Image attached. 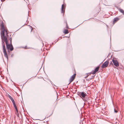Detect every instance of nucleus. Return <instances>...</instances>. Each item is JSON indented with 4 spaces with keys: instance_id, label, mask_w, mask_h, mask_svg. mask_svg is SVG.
<instances>
[{
    "instance_id": "obj_2",
    "label": "nucleus",
    "mask_w": 124,
    "mask_h": 124,
    "mask_svg": "<svg viewBox=\"0 0 124 124\" xmlns=\"http://www.w3.org/2000/svg\"><path fill=\"white\" fill-rule=\"evenodd\" d=\"M74 71L75 73H74L73 75L72 76L70 77V79L69 80V84H70L72 82L75 78L76 75V71L75 69H74Z\"/></svg>"
},
{
    "instance_id": "obj_6",
    "label": "nucleus",
    "mask_w": 124,
    "mask_h": 124,
    "mask_svg": "<svg viewBox=\"0 0 124 124\" xmlns=\"http://www.w3.org/2000/svg\"><path fill=\"white\" fill-rule=\"evenodd\" d=\"M100 68V67L98 66L96 67L95 69L94 70H93L91 72V73L93 74H95L98 71Z\"/></svg>"
},
{
    "instance_id": "obj_14",
    "label": "nucleus",
    "mask_w": 124,
    "mask_h": 124,
    "mask_svg": "<svg viewBox=\"0 0 124 124\" xmlns=\"http://www.w3.org/2000/svg\"><path fill=\"white\" fill-rule=\"evenodd\" d=\"M29 28L31 30V32L32 31V30L33 29V28H32V27L31 26H30L29 25Z\"/></svg>"
},
{
    "instance_id": "obj_18",
    "label": "nucleus",
    "mask_w": 124,
    "mask_h": 124,
    "mask_svg": "<svg viewBox=\"0 0 124 124\" xmlns=\"http://www.w3.org/2000/svg\"><path fill=\"white\" fill-rule=\"evenodd\" d=\"M5 0H1V1L2 2H3L5 1Z\"/></svg>"
},
{
    "instance_id": "obj_9",
    "label": "nucleus",
    "mask_w": 124,
    "mask_h": 124,
    "mask_svg": "<svg viewBox=\"0 0 124 124\" xmlns=\"http://www.w3.org/2000/svg\"><path fill=\"white\" fill-rule=\"evenodd\" d=\"M8 96L9 98L12 101L13 104L15 103L14 99L10 95H9Z\"/></svg>"
},
{
    "instance_id": "obj_3",
    "label": "nucleus",
    "mask_w": 124,
    "mask_h": 124,
    "mask_svg": "<svg viewBox=\"0 0 124 124\" xmlns=\"http://www.w3.org/2000/svg\"><path fill=\"white\" fill-rule=\"evenodd\" d=\"M80 93L79 96L83 99L87 96V94L83 92Z\"/></svg>"
},
{
    "instance_id": "obj_19",
    "label": "nucleus",
    "mask_w": 124,
    "mask_h": 124,
    "mask_svg": "<svg viewBox=\"0 0 124 124\" xmlns=\"http://www.w3.org/2000/svg\"><path fill=\"white\" fill-rule=\"evenodd\" d=\"M100 11V10L99 9V12Z\"/></svg>"
},
{
    "instance_id": "obj_8",
    "label": "nucleus",
    "mask_w": 124,
    "mask_h": 124,
    "mask_svg": "<svg viewBox=\"0 0 124 124\" xmlns=\"http://www.w3.org/2000/svg\"><path fill=\"white\" fill-rule=\"evenodd\" d=\"M65 6L64 4H63L62 5L61 12L63 14L65 12Z\"/></svg>"
},
{
    "instance_id": "obj_13",
    "label": "nucleus",
    "mask_w": 124,
    "mask_h": 124,
    "mask_svg": "<svg viewBox=\"0 0 124 124\" xmlns=\"http://www.w3.org/2000/svg\"><path fill=\"white\" fill-rule=\"evenodd\" d=\"M91 73V72L90 73H88L87 74V76L85 77V78H87L89 75H90Z\"/></svg>"
},
{
    "instance_id": "obj_4",
    "label": "nucleus",
    "mask_w": 124,
    "mask_h": 124,
    "mask_svg": "<svg viewBox=\"0 0 124 124\" xmlns=\"http://www.w3.org/2000/svg\"><path fill=\"white\" fill-rule=\"evenodd\" d=\"M109 63V62L108 61H106L101 66V68L104 69L107 67Z\"/></svg>"
},
{
    "instance_id": "obj_12",
    "label": "nucleus",
    "mask_w": 124,
    "mask_h": 124,
    "mask_svg": "<svg viewBox=\"0 0 124 124\" xmlns=\"http://www.w3.org/2000/svg\"><path fill=\"white\" fill-rule=\"evenodd\" d=\"M65 23L66 24V28L67 29H69V27L68 25V24H67V21H65Z\"/></svg>"
},
{
    "instance_id": "obj_17",
    "label": "nucleus",
    "mask_w": 124,
    "mask_h": 124,
    "mask_svg": "<svg viewBox=\"0 0 124 124\" xmlns=\"http://www.w3.org/2000/svg\"><path fill=\"white\" fill-rule=\"evenodd\" d=\"M114 111H115V112L116 113H117V110H116L115 109H114Z\"/></svg>"
},
{
    "instance_id": "obj_16",
    "label": "nucleus",
    "mask_w": 124,
    "mask_h": 124,
    "mask_svg": "<svg viewBox=\"0 0 124 124\" xmlns=\"http://www.w3.org/2000/svg\"><path fill=\"white\" fill-rule=\"evenodd\" d=\"M15 109L16 110V111L17 112V113H18V110L17 108H16Z\"/></svg>"
},
{
    "instance_id": "obj_15",
    "label": "nucleus",
    "mask_w": 124,
    "mask_h": 124,
    "mask_svg": "<svg viewBox=\"0 0 124 124\" xmlns=\"http://www.w3.org/2000/svg\"><path fill=\"white\" fill-rule=\"evenodd\" d=\"M14 106V107L15 108H17V106L16 105L15 103L13 104Z\"/></svg>"
},
{
    "instance_id": "obj_1",
    "label": "nucleus",
    "mask_w": 124,
    "mask_h": 124,
    "mask_svg": "<svg viewBox=\"0 0 124 124\" xmlns=\"http://www.w3.org/2000/svg\"><path fill=\"white\" fill-rule=\"evenodd\" d=\"M0 26L1 30L0 34L3 52L4 56L7 60H8V57L4 42H5L7 49L12 51L13 50V48L12 44V39L11 38H10L9 37L8 35V31L3 22H2L0 23Z\"/></svg>"
},
{
    "instance_id": "obj_10",
    "label": "nucleus",
    "mask_w": 124,
    "mask_h": 124,
    "mask_svg": "<svg viewBox=\"0 0 124 124\" xmlns=\"http://www.w3.org/2000/svg\"><path fill=\"white\" fill-rule=\"evenodd\" d=\"M63 33L65 34H67L69 33V31L68 30L65 29L63 31Z\"/></svg>"
},
{
    "instance_id": "obj_7",
    "label": "nucleus",
    "mask_w": 124,
    "mask_h": 124,
    "mask_svg": "<svg viewBox=\"0 0 124 124\" xmlns=\"http://www.w3.org/2000/svg\"><path fill=\"white\" fill-rule=\"evenodd\" d=\"M120 19L119 16L116 17L115 18L113 21V23L114 24L116 23L117 21H119Z\"/></svg>"
},
{
    "instance_id": "obj_11",
    "label": "nucleus",
    "mask_w": 124,
    "mask_h": 124,
    "mask_svg": "<svg viewBox=\"0 0 124 124\" xmlns=\"http://www.w3.org/2000/svg\"><path fill=\"white\" fill-rule=\"evenodd\" d=\"M118 10L121 13H122L123 15H124V10L123 9L120 8H119Z\"/></svg>"
},
{
    "instance_id": "obj_5",
    "label": "nucleus",
    "mask_w": 124,
    "mask_h": 124,
    "mask_svg": "<svg viewBox=\"0 0 124 124\" xmlns=\"http://www.w3.org/2000/svg\"><path fill=\"white\" fill-rule=\"evenodd\" d=\"M113 62L114 65L116 67H118L119 66V63L118 61L116 60L113 59L112 60Z\"/></svg>"
}]
</instances>
